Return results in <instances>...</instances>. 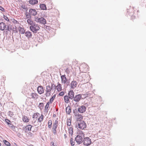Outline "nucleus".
Returning <instances> with one entry per match:
<instances>
[{
    "label": "nucleus",
    "instance_id": "49530a36",
    "mask_svg": "<svg viewBox=\"0 0 146 146\" xmlns=\"http://www.w3.org/2000/svg\"><path fill=\"white\" fill-rule=\"evenodd\" d=\"M64 93L63 92H61L60 93L59 95L60 96H62L64 95Z\"/></svg>",
    "mask_w": 146,
    "mask_h": 146
},
{
    "label": "nucleus",
    "instance_id": "a878e982",
    "mask_svg": "<svg viewBox=\"0 0 146 146\" xmlns=\"http://www.w3.org/2000/svg\"><path fill=\"white\" fill-rule=\"evenodd\" d=\"M49 106V102H48L47 104L46 105L45 108V111H46L47 112H48V108Z\"/></svg>",
    "mask_w": 146,
    "mask_h": 146
},
{
    "label": "nucleus",
    "instance_id": "8fccbe9b",
    "mask_svg": "<svg viewBox=\"0 0 146 146\" xmlns=\"http://www.w3.org/2000/svg\"><path fill=\"white\" fill-rule=\"evenodd\" d=\"M71 124V121H68L67 122V125L68 126H70V125Z\"/></svg>",
    "mask_w": 146,
    "mask_h": 146
},
{
    "label": "nucleus",
    "instance_id": "13d9d810",
    "mask_svg": "<svg viewBox=\"0 0 146 146\" xmlns=\"http://www.w3.org/2000/svg\"><path fill=\"white\" fill-rule=\"evenodd\" d=\"M42 40H40V39H39V40H38V41L40 42H42Z\"/></svg>",
    "mask_w": 146,
    "mask_h": 146
},
{
    "label": "nucleus",
    "instance_id": "c03bdc74",
    "mask_svg": "<svg viewBox=\"0 0 146 146\" xmlns=\"http://www.w3.org/2000/svg\"><path fill=\"white\" fill-rule=\"evenodd\" d=\"M58 125H54L53 124V127L52 128V130L53 129H56L57 128Z\"/></svg>",
    "mask_w": 146,
    "mask_h": 146
},
{
    "label": "nucleus",
    "instance_id": "5701e85b",
    "mask_svg": "<svg viewBox=\"0 0 146 146\" xmlns=\"http://www.w3.org/2000/svg\"><path fill=\"white\" fill-rule=\"evenodd\" d=\"M64 102L67 103H68L69 102V97L68 96V95L65 96L64 98Z\"/></svg>",
    "mask_w": 146,
    "mask_h": 146
},
{
    "label": "nucleus",
    "instance_id": "69168bd1",
    "mask_svg": "<svg viewBox=\"0 0 146 146\" xmlns=\"http://www.w3.org/2000/svg\"><path fill=\"white\" fill-rule=\"evenodd\" d=\"M1 143H0V146H1Z\"/></svg>",
    "mask_w": 146,
    "mask_h": 146
},
{
    "label": "nucleus",
    "instance_id": "79ce46f5",
    "mask_svg": "<svg viewBox=\"0 0 146 146\" xmlns=\"http://www.w3.org/2000/svg\"><path fill=\"white\" fill-rule=\"evenodd\" d=\"M6 31H10L11 29H10L9 28V25H7V27L5 29Z\"/></svg>",
    "mask_w": 146,
    "mask_h": 146
},
{
    "label": "nucleus",
    "instance_id": "6e6552de",
    "mask_svg": "<svg viewBox=\"0 0 146 146\" xmlns=\"http://www.w3.org/2000/svg\"><path fill=\"white\" fill-rule=\"evenodd\" d=\"M32 126L31 125H29L26 126H24L22 128V129L25 131V132H27L31 131Z\"/></svg>",
    "mask_w": 146,
    "mask_h": 146
},
{
    "label": "nucleus",
    "instance_id": "de8ad7c7",
    "mask_svg": "<svg viewBox=\"0 0 146 146\" xmlns=\"http://www.w3.org/2000/svg\"><path fill=\"white\" fill-rule=\"evenodd\" d=\"M52 130L53 134L55 135H56L57 134L56 129H53Z\"/></svg>",
    "mask_w": 146,
    "mask_h": 146
},
{
    "label": "nucleus",
    "instance_id": "9b49d317",
    "mask_svg": "<svg viewBox=\"0 0 146 146\" xmlns=\"http://www.w3.org/2000/svg\"><path fill=\"white\" fill-rule=\"evenodd\" d=\"M29 12H30V14L31 16H35L36 15L37 12L35 9H30L29 10Z\"/></svg>",
    "mask_w": 146,
    "mask_h": 146
},
{
    "label": "nucleus",
    "instance_id": "423d86ee",
    "mask_svg": "<svg viewBox=\"0 0 146 146\" xmlns=\"http://www.w3.org/2000/svg\"><path fill=\"white\" fill-rule=\"evenodd\" d=\"M46 92L45 94L46 97H48L50 95V92L52 90V88L49 86H46Z\"/></svg>",
    "mask_w": 146,
    "mask_h": 146
},
{
    "label": "nucleus",
    "instance_id": "e433bc0d",
    "mask_svg": "<svg viewBox=\"0 0 146 146\" xmlns=\"http://www.w3.org/2000/svg\"><path fill=\"white\" fill-rule=\"evenodd\" d=\"M38 115H39V113H35L33 115V118H37L38 117Z\"/></svg>",
    "mask_w": 146,
    "mask_h": 146
},
{
    "label": "nucleus",
    "instance_id": "680f3d73",
    "mask_svg": "<svg viewBox=\"0 0 146 146\" xmlns=\"http://www.w3.org/2000/svg\"><path fill=\"white\" fill-rule=\"evenodd\" d=\"M64 137L65 138H66V137L67 136H66V134H64Z\"/></svg>",
    "mask_w": 146,
    "mask_h": 146
},
{
    "label": "nucleus",
    "instance_id": "3c124183",
    "mask_svg": "<svg viewBox=\"0 0 146 146\" xmlns=\"http://www.w3.org/2000/svg\"><path fill=\"white\" fill-rule=\"evenodd\" d=\"M58 123V121L57 120H55V122L53 123V124L54 125H57Z\"/></svg>",
    "mask_w": 146,
    "mask_h": 146
},
{
    "label": "nucleus",
    "instance_id": "bb28decb",
    "mask_svg": "<svg viewBox=\"0 0 146 146\" xmlns=\"http://www.w3.org/2000/svg\"><path fill=\"white\" fill-rule=\"evenodd\" d=\"M27 22L29 24L31 25H34V23L33 21L31 20L30 19H28L27 20Z\"/></svg>",
    "mask_w": 146,
    "mask_h": 146
},
{
    "label": "nucleus",
    "instance_id": "f8f14e48",
    "mask_svg": "<svg viewBox=\"0 0 146 146\" xmlns=\"http://www.w3.org/2000/svg\"><path fill=\"white\" fill-rule=\"evenodd\" d=\"M68 96L70 99L72 100L74 97V93L72 90H70L68 93Z\"/></svg>",
    "mask_w": 146,
    "mask_h": 146
},
{
    "label": "nucleus",
    "instance_id": "f257e3e1",
    "mask_svg": "<svg viewBox=\"0 0 146 146\" xmlns=\"http://www.w3.org/2000/svg\"><path fill=\"white\" fill-rule=\"evenodd\" d=\"M85 134L81 131H79V134L75 137V140L77 144H80L82 143Z\"/></svg>",
    "mask_w": 146,
    "mask_h": 146
},
{
    "label": "nucleus",
    "instance_id": "aec40b11",
    "mask_svg": "<svg viewBox=\"0 0 146 146\" xmlns=\"http://www.w3.org/2000/svg\"><path fill=\"white\" fill-rule=\"evenodd\" d=\"M61 85L60 84H59L58 86H56V88H54V89H57L58 91L60 92L62 90Z\"/></svg>",
    "mask_w": 146,
    "mask_h": 146
},
{
    "label": "nucleus",
    "instance_id": "f704fd0d",
    "mask_svg": "<svg viewBox=\"0 0 146 146\" xmlns=\"http://www.w3.org/2000/svg\"><path fill=\"white\" fill-rule=\"evenodd\" d=\"M73 112L74 113L75 116L78 115V111L76 109H75L74 110Z\"/></svg>",
    "mask_w": 146,
    "mask_h": 146
},
{
    "label": "nucleus",
    "instance_id": "0eeeda50",
    "mask_svg": "<svg viewBox=\"0 0 146 146\" xmlns=\"http://www.w3.org/2000/svg\"><path fill=\"white\" fill-rule=\"evenodd\" d=\"M80 107L78 108V111L81 113H82L84 112L86 109V108L85 106L83 105L80 106Z\"/></svg>",
    "mask_w": 146,
    "mask_h": 146
},
{
    "label": "nucleus",
    "instance_id": "4c0bfd02",
    "mask_svg": "<svg viewBox=\"0 0 146 146\" xmlns=\"http://www.w3.org/2000/svg\"><path fill=\"white\" fill-rule=\"evenodd\" d=\"M5 121L7 123V124L8 125H11V124L10 123L11 121L8 119H5Z\"/></svg>",
    "mask_w": 146,
    "mask_h": 146
},
{
    "label": "nucleus",
    "instance_id": "f3484780",
    "mask_svg": "<svg viewBox=\"0 0 146 146\" xmlns=\"http://www.w3.org/2000/svg\"><path fill=\"white\" fill-rule=\"evenodd\" d=\"M31 98L36 100L38 98V95L35 93H31Z\"/></svg>",
    "mask_w": 146,
    "mask_h": 146
},
{
    "label": "nucleus",
    "instance_id": "1a4fd4ad",
    "mask_svg": "<svg viewBox=\"0 0 146 146\" xmlns=\"http://www.w3.org/2000/svg\"><path fill=\"white\" fill-rule=\"evenodd\" d=\"M82 95L80 94L76 95L74 98L73 100L76 102H79L82 99Z\"/></svg>",
    "mask_w": 146,
    "mask_h": 146
},
{
    "label": "nucleus",
    "instance_id": "a211bd4d",
    "mask_svg": "<svg viewBox=\"0 0 146 146\" xmlns=\"http://www.w3.org/2000/svg\"><path fill=\"white\" fill-rule=\"evenodd\" d=\"M71 111V107L68 106L66 108V113L68 114H69Z\"/></svg>",
    "mask_w": 146,
    "mask_h": 146
},
{
    "label": "nucleus",
    "instance_id": "9d476101",
    "mask_svg": "<svg viewBox=\"0 0 146 146\" xmlns=\"http://www.w3.org/2000/svg\"><path fill=\"white\" fill-rule=\"evenodd\" d=\"M37 90L38 93L41 94L44 92V89L41 86H39L37 88Z\"/></svg>",
    "mask_w": 146,
    "mask_h": 146
},
{
    "label": "nucleus",
    "instance_id": "cd10ccee",
    "mask_svg": "<svg viewBox=\"0 0 146 146\" xmlns=\"http://www.w3.org/2000/svg\"><path fill=\"white\" fill-rule=\"evenodd\" d=\"M44 115L43 114L41 115L40 117L38 119V121L40 122H41L43 119Z\"/></svg>",
    "mask_w": 146,
    "mask_h": 146
},
{
    "label": "nucleus",
    "instance_id": "b1692460",
    "mask_svg": "<svg viewBox=\"0 0 146 146\" xmlns=\"http://www.w3.org/2000/svg\"><path fill=\"white\" fill-rule=\"evenodd\" d=\"M76 116L77 119L78 120L80 121L83 119L82 116L81 114H78V115Z\"/></svg>",
    "mask_w": 146,
    "mask_h": 146
},
{
    "label": "nucleus",
    "instance_id": "2f4dec72",
    "mask_svg": "<svg viewBox=\"0 0 146 146\" xmlns=\"http://www.w3.org/2000/svg\"><path fill=\"white\" fill-rule=\"evenodd\" d=\"M55 97L56 95H54L52 97V98L50 100V103H52L53 102L55 98Z\"/></svg>",
    "mask_w": 146,
    "mask_h": 146
},
{
    "label": "nucleus",
    "instance_id": "ddd939ff",
    "mask_svg": "<svg viewBox=\"0 0 146 146\" xmlns=\"http://www.w3.org/2000/svg\"><path fill=\"white\" fill-rule=\"evenodd\" d=\"M25 36L27 37L28 39H29L32 38V32L28 31L25 32Z\"/></svg>",
    "mask_w": 146,
    "mask_h": 146
},
{
    "label": "nucleus",
    "instance_id": "ea45409f",
    "mask_svg": "<svg viewBox=\"0 0 146 146\" xmlns=\"http://www.w3.org/2000/svg\"><path fill=\"white\" fill-rule=\"evenodd\" d=\"M9 127H11L13 131H14V129L15 128V126L11 124V125H9Z\"/></svg>",
    "mask_w": 146,
    "mask_h": 146
},
{
    "label": "nucleus",
    "instance_id": "e2e57ef3",
    "mask_svg": "<svg viewBox=\"0 0 146 146\" xmlns=\"http://www.w3.org/2000/svg\"><path fill=\"white\" fill-rule=\"evenodd\" d=\"M56 111H58V108H56Z\"/></svg>",
    "mask_w": 146,
    "mask_h": 146
},
{
    "label": "nucleus",
    "instance_id": "7c9ffc66",
    "mask_svg": "<svg viewBox=\"0 0 146 146\" xmlns=\"http://www.w3.org/2000/svg\"><path fill=\"white\" fill-rule=\"evenodd\" d=\"M52 125V121L51 120L48 121V127L49 128H51Z\"/></svg>",
    "mask_w": 146,
    "mask_h": 146
},
{
    "label": "nucleus",
    "instance_id": "473e14b6",
    "mask_svg": "<svg viewBox=\"0 0 146 146\" xmlns=\"http://www.w3.org/2000/svg\"><path fill=\"white\" fill-rule=\"evenodd\" d=\"M44 106L43 103H40L39 104L38 106L40 110H42Z\"/></svg>",
    "mask_w": 146,
    "mask_h": 146
},
{
    "label": "nucleus",
    "instance_id": "338daca9",
    "mask_svg": "<svg viewBox=\"0 0 146 146\" xmlns=\"http://www.w3.org/2000/svg\"><path fill=\"white\" fill-rule=\"evenodd\" d=\"M133 17V16H132L131 17V18H132V17Z\"/></svg>",
    "mask_w": 146,
    "mask_h": 146
},
{
    "label": "nucleus",
    "instance_id": "052dcab7",
    "mask_svg": "<svg viewBox=\"0 0 146 146\" xmlns=\"http://www.w3.org/2000/svg\"><path fill=\"white\" fill-rule=\"evenodd\" d=\"M56 114H53V117H56Z\"/></svg>",
    "mask_w": 146,
    "mask_h": 146
},
{
    "label": "nucleus",
    "instance_id": "393cba45",
    "mask_svg": "<svg viewBox=\"0 0 146 146\" xmlns=\"http://www.w3.org/2000/svg\"><path fill=\"white\" fill-rule=\"evenodd\" d=\"M23 120L25 122H28L29 121V119L27 117L24 116L23 117Z\"/></svg>",
    "mask_w": 146,
    "mask_h": 146
},
{
    "label": "nucleus",
    "instance_id": "bf43d9fd",
    "mask_svg": "<svg viewBox=\"0 0 146 146\" xmlns=\"http://www.w3.org/2000/svg\"><path fill=\"white\" fill-rule=\"evenodd\" d=\"M69 82H68L67 81L66 84H67V85H68L69 84Z\"/></svg>",
    "mask_w": 146,
    "mask_h": 146
},
{
    "label": "nucleus",
    "instance_id": "20e7f679",
    "mask_svg": "<svg viewBox=\"0 0 146 146\" xmlns=\"http://www.w3.org/2000/svg\"><path fill=\"white\" fill-rule=\"evenodd\" d=\"M82 143L84 145L88 146L91 144V139L89 137H84Z\"/></svg>",
    "mask_w": 146,
    "mask_h": 146
},
{
    "label": "nucleus",
    "instance_id": "6e6d98bb",
    "mask_svg": "<svg viewBox=\"0 0 146 146\" xmlns=\"http://www.w3.org/2000/svg\"><path fill=\"white\" fill-rule=\"evenodd\" d=\"M51 146H55V145H54V143L53 142H51Z\"/></svg>",
    "mask_w": 146,
    "mask_h": 146
},
{
    "label": "nucleus",
    "instance_id": "864d4df0",
    "mask_svg": "<svg viewBox=\"0 0 146 146\" xmlns=\"http://www.w3.org/2000/svg\"><path fill=\"white\" fill-rule=\"evenodd\" d=\"M28 134H29V135H30L31 137L33 135V133H31V132H29V133Z\"/></svg>",
    "mask_w": 146,
    "mask_h": 146
},
{
    "label": "nucleus",
    "instance_id": "6ab92c4d",
    "mask_svg": "<svg viewBox=\"0 0 146 146\" xmlns=\"http://www.w3.org/2000/svg\"><path fill=\"white\" fill-rule=\"evenodd\" d=\"M29 2L30 4L34 5L37 3L38 1L37 0H30Z\"/></svg>",
    "mask_w": 146,
    "mask_h": 146
},
{
    "label": "nucleus",
    "instance_id": "0e129e2a",
    "mask_svg": "<svg viewBox=\"0 0 146 146\" xmlns=\"http://www.w3.org/2000/svg\"><path fill=\"white\" fill-rule=\"evenodd\" d=\"M23 7V9H25V6H24V7Z\"/></svg>",
    "mask_w": 146,
    "mask_h": 146
},
{
    "label": "nucleus",
    "instance_id": "4468645a",
    "mask_svg": "<svg viewBox=\"0 0 146 146\" xmlns=\"http://www.w3.org/2000/svg\"><path fill=\"white\" fill-rule=\"evenodd\" d=\"M77 84V83L76 81H72L70 84L71 88L74 89L76 87Z\"/></svg>",
    "mask_w": 146,
    "mask_h": 146
},
{
    "label": "nucleus",
    "instance_id": "2eb2a0df",
    "mask_svg": "<svg viewBox=\"0 0 146 146\" xmlns=\"http://www.w3.org/2000/svg\"><path fill=\"white\" fill-rule=\"evenodd\" d=\"M61 81L62 83L65 84L67 81V80L65 75H62L61 76Z\"/></svg>",
    "mask_w": 146,
    "mask_h": 146
},
{
    "label": "nucleus",
    "instance_id": "a18cd8bd",
    "mask_svg": "<svg viewBox=\"0 0 146 146\" xmlns=\"http://www.w3.org/2000/svg\"><path fill=\"white\" fill-rule=\"evenodd\" d=\"M25 15L27 18L29 19H31V15L30 14L29 15L28 14V15Z\"/></svg>",
    "mask_w": 146,
    "mask_h": 146
},
{
    "label": "nucleus",
    "instance_id": "c85d7f7f",
    "mask_svg": "<svg viewBox=\"0 0 146 146\" xmlns=\"http://www.w3.org/2000/svg\"><path fill=\"white\" fill-rule=\"evenodd\" d=\"M4 143L6 145L8 146H10L11 145V144L10 143L6 140H4L3 141Z\"/></svg>",
    "mask_w": 146,
    "mask_h": 146
},
{
    "label": "nucleus",
    "instance_id": "09e8293b",
    "mask_svg": "<svg viewBox=\"0 0 146 146\" xmlns=\"http://www.w3.org/2000/svg\"><path fill=\"white\" fill-rule=\"evenodd\" d=\"M0 10L2 11H5L4 9L2 7L0 6Z\"/></svg>",
    "mask_w": 146,
    "mask_h": 146
},
{
    "label": "nucleus",
    "instance_id": "58836bf2",
    "mask_svg": "<svg viewBox=\"0 0 146 146\" xmlns=\"http://www.w3.org/2000/svg\"><path fill=\"white\" fill-rule=\"evenodd\" d=\"M3 18L5 20L7 21H9V20L8 19V17L7 16H5V15H3Z\"/></svg>",
    "mask_w": 146,
    "mask_h": 146
},
{
    "label": "nucleus",
    "instance_id": "dca6fc26",
    "mask_svg": "<svg viewBox=\"0 0 146 146\" xmlns=\"http://www.w3.org/2000/svg\"><path fill=\"white\" fill-rule=\"evenodd\" d=\"M6 25L3 22H1L0 23V30L1 31L4 30L6 28Z\"/></svg>",
    "mask_w": 146,
    "mask_h": 146
},
{
    "label": "nucleus",
    "instance_id": "5fc2aeb1",
    "mask_svg": "<svg viewBox=\"0 0 146 146\" xmlns=\"http://www.w3.org/2000/svg\"><path fill=\"white\" fill-rule=\"evenodd\" d=\"M78 126V123H76V124L74 125L75 127L78 128L77 127Z\"/></svg>",
    "mask_w": 146,
    "mask_h": 146
},
{
    "label": "nucleus",
    "instance_id": "7ed1b4c3",
    "mask_svg": "<svg viewBox=\"0 0 146 146\" xmlns=\"http://www.w3.org/2000/svg\"><path fill=\"white\" fill-rule=\"evenodd\" d=\"M30 28L33 33H35L40 29V27L38 25L35 24V23L34 25H33L30 26Z\"/></svg>",
    "mask_w": 146,
    "mask_h": 146
},
{
    "label": "nucleus",
    "instance_id": "c9c22d12",
    "mask_svg": "<svg viewBox=\"0 0 146 146\" xmlns=\"http://www.w3.org/2000/svg\"><path fill=\"white\" fill-rule=\"evenodd\" d=\"M64 70L65 72L68 74L70 72V69L68 68H67L66 69H64Z\"/></svg>",
    "mask_w": 146,
    "mask_h": 146
},
{
    "label": "nucleus",
    "instance_id": "f03ea898",
    "mask_svg": "<svg viewBox=\"0 0 146 146\" xmlns=\"http://www.w3.org/2000/svg\"><path fill=\"white\" fill-rule=\"evenodd\" d=\"M34 21L38 23L45 25L46 23V19L43 17L39 16H35L34 18Z\"/></svg>",
    "mask_w": 146,
    "mask_h": 146
},
{
    "label": "nucleus",
    "instance_id": "774afa93",
    "mask_svg": "<svg viewBox=\"0 0 146 146\" xmlns=\"http://www.w3.org/2000/svg\"><path fill=\"white\" fill-rule=\"evenodd\" d=\"M16 32H17H17H18L17 31Z\"/></svg>",
    "mask_w": 146,
    "mask_h": 146
},
{
    "label": "nucleus",
    "instance_id": "c756f323",
    "mask_svg": "<svg viewBox=\"0 0 146 146\" xmlns=\"http://www.w3.org/2000/svg\"><path fill=\"white\" fill-rule=\"evenodd\" d=\"M68 130L69 134L72 135L73 133V130L72 128V127H70L69 129Z\"/></svg>",
    "mask_w": 146,
    "mask_h": 146
},
{
    "label": "nucleus",
    "instance_id": "72a5a7b5",
    "mask_svg": "<svg viewBox=\"0 0 146 146\" xmlns=\"http://www.w3.org/2000/svg\"><path fill=\"white\" fill-rule=\"evenodd\" d=\"M70 142L71 145L74 146V145L75 143L73 141V139L72 138H71L70 139Z\"/></svg>",
    "mask_w": 146,
    "mask_h": 146
},
{
    "label": "nucleus",
    "instance_id": "4be33fe9",
    "mask_svg": "<svg viewBox=\"0 0 146 146\" xmlns=\"http://www.w3.org/2000/svg\"><path fill=\"white\" fill-rule=\"evenodd\" d=\"M40 7L41 9L43 10H46V5L44 4H41L40 5Z\"/></svg>",
    "mask_w": 146,
    "mask_h": 146
},
{
    "label": "nucleus",
    "instance_id": "4d7b16f0",
    "mask_svg": "<svg viewBox=\"0 0 146 146\" xmlns=\"http://www.w3.org/2000/svg\"><path fill=\"white\" fill-rule=\"evenodd\" d=\"M28 14L30 15V12H26L25 14V15H28Z\"/></svg>",
    "mask_w": 146,
    "mask_h": 146
},
{
    "label": "nucleus",
    "instance_id": "37998d69",
    "mask_svg": "<svg viewBox=\"0 0 146 146\" xmlns=\"http://www.w3.org/2000/svg\"><path fill=\"white\" fill-rule=\"evenodd\" d=\"M12 22L14 24H15L19 23L18 22V21L15 20L14 19H13Z\"/></svg>",
    "mask_w": 146,
    "mask_h": 146
},
{
    "label": "nucleus",
    "instance_id": "603ef678",
    "mask_svg": "<svg viewBox=\"0 0 146 146\" xmlns=\"http://www.w3.org/2000/svg\"><path fill=\"white\" fill-rule=\"evenodd\" d=\"M54 87H55V88H56V86H55V85L54 84H52V86H51V88H52V89H53V88Z\"/></svg>",
    "mask_w": 146,
    "mask_h": 146
},
{
    "label": "nucleus",
    "instance_id": "412c9836",
    "mask_svg": "<svg viewBox=\"0 0 146 146\" xmlns=\"http://www.w3.org/2000/svg\"><path fill=\"white\" fill-rule=\"evenodd\" d=\"M18 30L20 33L21 34H23L25 33V31L23 28L19 27L18 28Z\"/></svg>",
    "mask_w": 146,
    "mask_h": 146
},
{
    "label": "nucleus",
    "instance_id": "39448f33",
    "mask_svg": "<svg viewBox=\"0 0 146 146\" xmlns=\"http://www.w3.org/2000/svg\"><path fill=\"white\" fill-rule=\"evenodd\" d=\"M78 128L82 129H84L86 128V125L85 122L83 121H81L80 123H78Z\"/></svg>",
    "mask_w": 146,
    "mask_h": 146
},
{
    "label": "nucleus",
    "instance_id": "a19ab883",
    "mask_svg": "<svg viewBox=\"0 0 146 146\" xmlns=\"http://www.w3.org/2000/svg\"><path fill=\"white\" fill-rule=\"evenodd\" d=\"M9 115L11 117L14 115L13 112L11 111H9Z\"/></svg>",
    "mask_w": 146,
    "mask_h": 146
}]
</instances>
